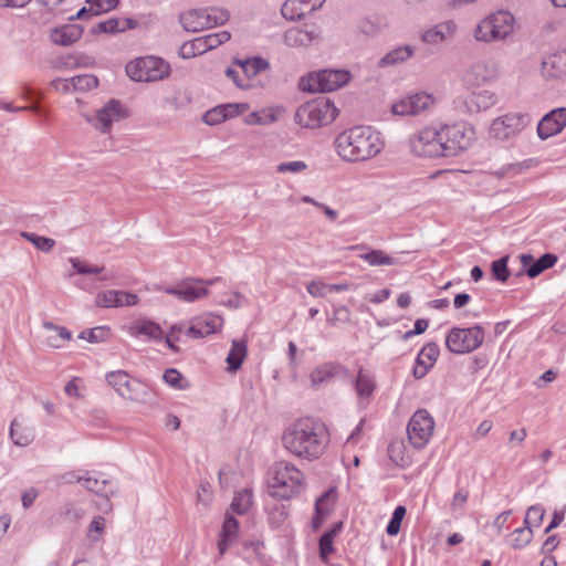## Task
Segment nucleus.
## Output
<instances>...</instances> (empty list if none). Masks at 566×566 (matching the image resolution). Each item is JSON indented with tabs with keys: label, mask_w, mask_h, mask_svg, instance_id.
Listing matches in <instances>:
<instances>
[{
	"label": "nucleus",
	"mask_w": 566,
	"mask_h": 566,
	"mask_svg": "<svg viewBox=\"0 0 566 566\" xmlns=\"http://www.w3.org/2000/svg\"><path fill=\"white\" fill-rule=\"evenodd\" d=\"M531 122L527 114H506L493 120L490 135L496 139H509L523 130Z\"/></svg>",
	"instance_id": "obj_12"
},
{
	"label": "nucleus",
	"mask_w": 566,
	"mask_h": 566,
	"mask_svg": "<svg viewBox=\"0 0 566 566\" xmlns=\"http://www.w3.org/2000/svg\"><path fill=\"white\" fill-rule=\"evenodd\" d=\"M457 25L452 20L441 22L421 34V40L427 44H440L452 36Z\"/></svg>",
	"instance_id": "obj_26"
},
{
	"label": "nucleus",
	"mask_w": 566,
	"mask_h": 566,
	"mask_svg": "<svg viewBox=\"0 0 566 566\" xmlns=\"http://www.w3.org/2000/svg\"><path fill=\"white\" fill-rule=\"evenodd\" d=\"M282 15L291 21L302 20L308 12V8L296 0H286L281 8Z\"/></svg>",
	"instance_id": "obj_37"
},
{
	"label": "nucleus",
	"mask_w": 566,
	"mask_h": 566,
	"mask_svg": "<svg viewBox=\"0 0 566 566\" xmlns=\"http://www.w3.org/2000/svg\"><path fill=\"white\" fill-rule=\"evenodd\" d=\"M475 138L473 127L465 123L444 126L440 130L427 127L409 138L411 153L418 157H455L468 149Z\"/></svg>",
	"instance_id": "obj_1"
},
{
	"label": "nucleus",
	"mask_w": 566,
	"mask_h": 566,
	"mask_svg": "<svg viewBox=\"0 0 566 566\" xmlns=\"http://www.w3.org/2000/svg\"><path fill=\"white\" fill-rule=\"evenodd\" d=\"M312 41V33L301 28H291L284 33V43L291 48L307 46Z\"/></svg>",
	"instance_id": "obj_34"
},
{
	"label": "nucleus",
	"mask_w": 566,
	"mask_h": 566,
	"mask_svg": "<svg viewBox=\"0 0 566 566\" xmlns=\"http://www.w3.org/2000/svg\"><path fill=\"white\" fill-rule=\"evenodd\" d=\"M282 442L290 453L312 461L324 453L329 443V432L322 420L304 417L284 431Z\"/></svg>",
	"instance_id": "obj_2"
},
{
	"label": "nucleus",
	"mask_w": 566,
	"mask_h": 566,
	"mask_svg": "<svg viewBox=\"0 0 566 566\" xmlns=\"http://www.w3.org/2000/svg\"><path fill=\"white\" fill-rule=\"evenodd\" d=\"M88 6H92L93 15H99L115 9L119 0H86Z\"/></svg>",
	"instance_id": "obj_49"
},
{
	"label": "nucleus",
	"mask_w": 566,
	"mask_h": 566,
	"mask_svg": "<svg viewBox=\"0 0 566 566\" xmlns=\"http://www.w3.org/2000/svg\"><path fill=\"white\" fill-rule=\"evenodd\" d=\"M337 492L336 488H329L325 492L321 494V496L315 502V514L312 518V527L313 530H318L324 520L333 511L334 504L336 502Z\"/></svg>",
	"instance_id": "obj_21"
},
{
	"label": "nucleus",
	"mask_w": 566,
	"mask_h": 566,
	"mask_svg": "<svg viewBox=\"0 0 566 566\" xmlns=\"http://www.w3.org/2000/svg\"><path fill=\"white\" fill-rule=\"evenodd\" d=\"M237 62L243 70L247 77L255 76L260 72L270 67L269 61L261 56L249 57L244 61L238 60Z\"/></svg>",
	"instance_id": "obj_36"
},
{
	"label": "nucleus",
	"mask_w": 566,
	"mask_h": 566,
	"mask_svg": "<svg viewBox=\"0 0 566 566\" xmlns=\"http://www.w3.org/2000/svg\"><path fill=\"white\" fill-rule=\"evenodd\" d=\"M287 509L284 504H276L269 513V524L273 528L280 527L287 518Z\"/></svg>",
	"instance_id": "obj_48"
},
{
	"label": "nucleus",
	"mask_w": 566,
	"mask_h": 566,
	"mask_svg": "<svg viewBox=\"0 0 566 566\" xmlns=\"http://www.w3.org/2000/svg\"><path fill=\"white\" fill-rule=\"evenodd\" d=\"M118 27L117 18H111L106 21L98 22L91 29L92 34L112 33L115 34V29Z\"/></svg>",
	"instance_id": "obj_58"
},
{
	"label": "nucleus",
	"mask_w": 566,
	"mask_h": 566,
	"mask_svg": "<svg viewBox=\"0 0 566 566\" xmlns=\"http://www.w3.org/2000/svg\"><path fill=\"white\" fill-rule=\"evenodd\" d=\"M350 73L346 70H323L311 74L304 90L307 92H332L346 85Z\"/></svg>",
	"instance_id": "obj_11"
},
{
	"label": "nucleus",
	"mask_w": 566,
	"mask_h": 566,
	"mask_svg": "<svg viewBox=\"0 0 566 566\" xmlns=\"http://www.w3.org/2000/svg\"><path fill=\"white\" fill-rule=\"evenodd\" d=\"M22 237L32 242L36 249L43 252H50L55 245V241L53 239L41 237L32 232H23Z\"/></svg>",
	"instance_id": "obj_46"
},
{
	"label": "nucleus",
	"mask_w": 566,
	"mask_h": 566,
	"mask_svg": "<svg viewBox=\"0 0 566 566\" xmlns=\"http://www.w3.org/2000/svg\"><path fill=\"white\" fill-rule=\"evenodd\" d=\"M107 384L124 399L144 402L150 396L149 387L125 370H113L105 376Z\"/></svg>",
	"instance_id": "obj_8"
},
{
	"label": "nucleus",
	"mask_w": 566,
	"mask_h": 566,
	"mask_svg": "<svg viewBox=\"0 0 566 566\" xmlns=\"http://www.w3.org/2000/svg\"><path fill=\"white\" fill-rule=\"evenodd\" d=\"M231 38V34L228 31H220L217 33H211L205 36L206 43L210 50L226 43Z\"/></svg>",
	"instance_id": "obj_56"
},
{
	"label": "nucleus",
	"mask_w": 566,
	"mask_h": 566,
	"mask_svg": "<svg viewBox=\"0 0 566 566\" xmlns=\"http://www.w3.org/2000/svg\"><path fill=\"white\" fill-rule=\"evenodd\" d=\"M523 168H524L523 164H507V165H504L501 169L496 170L494 172V175L497 178H503V177H506L510 175L520 174Z\"/></svg>",
	"instance_id": "obj_62"
},
{
	"label": "nucleus",
	"mask_w": 566,
	"mask_h": 566,
	"mask_svg": "<svg viewBox=\"0 0 566 566\" xmlns=\"http://www.w3.org/2000/svg\"><path fill=\"white\" fill-rule=\"evenodd\" d=\"M163 379L166 384L170 385L174 388L181 389V379L182 375L175 368H169L165 370L163 375Z\"/></svg>",
	"instance_id": "obj_60"
},
{
	"label": "nucleus",
	"mask_w": 566,
	"mask_h": 566,
	"mask_svg": "<svg viewBox=\"0 0 566 566\" xmlns=\"http://www.w3.org/2000/svg\"><path fill=\"white\" fill-rule=\"evenodd\" d=\"M307 168V165L303 160L281 163L276 166V171L280 174L292 172L297 174Z\"/></svg>",
	"instance_id": "obj_55"
},
{
	"label": "nucleus",
	"mask_w": 566,
	"mask_h": 566,
	"mask_svg": "<svg viewBox=\"0 0 566 566\" xmlns=\"http://www.w3.org/2000/svg\"><path fill=\"white\" fill-rule=\"evenodd\" d=\"M43 328H45L48 331H56L57 335L63 340H70L72 338V333L67 328L57 326L52 322H49V321L43 322Z\"/></svg>",
	"instance_id": "obj_64"
},
{
	"label": "nucleus",
	"mask_w": 566,
	"mask_h": 566,
	"mask_svg": "<svg viewBox=\"0 0 566 566\" xmlns=\"http://www.w3.org/2000/svg\"><path fill=\"white\" fill-rule=\"evenodd\" d=\"M128 333L133 337L145 336L147 339L159 342L164 338V331L159 324L150 319H138L128 327Z\"/></svg>",
	"instance_id": "obj_25"
},
{
	"label": "nucleus",
	"mask_w": 566,
	"mask_h": 566,
	"mask_svg": "<svg viewBox=\"0 0 566 566\" xmlns=\"http://www.w3.org/2000/svg\"><path fill=\"white\" fill-rule=\"evenodd\" d=\"M439 354L440 349L437 343L430 342L426 344L416 358V366L412 369L413 377L422 379L437 361Z\"/></svg>",
	"instance_id": "obj_20"
},
{
	"label": "nucleus",
	"mask_w": 566,
	"mask_h": 566,
	"mask_svg": "<svg viewBox=\"0 0 566 566\" xmlns=\"http://www.w3.org/2000/svg\"><path fill=\"white\" fill-rule=\"evenodd\" d=\"M220 106L224 115H227V119L237 117L243 114L249 108V105L245 103H229L221 104Z\"/></svg>",
	"instance_id": "obj_57"
},
{
	"label": "nucleus",
	"mask_w": 566,
	"mask_h": 566,
	"mask_svg": "<svg viewBox=\"0 0 566 566\" xmlns=\"http://www.w3.org/2000/svg\"><path fill=\"white\" fill-rule=\"evenodd\" d=\"M304 474L287 461L275 462L268 472L270 494L281 500H290L304 490Z\"/></svg>",
	"instance_id": "obj_4"
},
{
	"label": "nucleus",
	"mask_w": 566,
	"mask_h": 566,
	"mask_svg": "<svg viewBox=\"0 0 566 566\" xmlns=\"http://www.w3.org/2000/svg\"><path fill=\"white\" fill-rule=\"evenodd\" d=\"M340 373L348 374V370L339 363L327 361L317 365L310 374L311 386L315 389H319L324 384L329 382Z\"/></svg>",
	"instance_id": "obj_19"
},
{
	"label": "nucleus",
	"mask_w": 566,
	"mask_h": 566,
	"mask_svg": "<svg viewBox=\"0 0 566 566\" xmlns=\"http://www.w3.org/2000/svg\"><path fill=\"white\" fill-rule=\"evenodd\" d=\"M334 552V542L331 541L327 536H321L318 539V553L322 562L326 563Z\"/></svg>",
	"instance_id": "obj_54"
},
{
	"label": "nucleus",
	"mask_w": 566,
	"mask_h": 566,
	"mask_svg": "<svg viewBox=\"0 0 566 566\" xmlns=\"http://www.w3.org/2000/svg\"><path fill=\"white\" fill-rule=\"evenodd\" d=\"M406 507L398 505L392 512L391 518L386 526V532L389 536H396L400 531L401 522L406 515Z\"/></svg>",
	"instance_id": "obj_43"
},
{
	"label": "nucleus",
	"mask_w": 566,
	"mask_h": 566,
	"mask_svg": "<svg viewBox=\"0 0 566 566\" xmlns=\"http://www.w3.org/2000/svg\"><path fill=\"white\" fill-rule=\"evenodd\" d=\"M74 92H86L98 85V78L92 74H81L71 77Z\"/></svg>",
	"instance_id": "obj_42"
},
{
	"label": "nucleus",
	"mask_w": 566,
	"mask_h": 566,
	"mask_svg": "<svg viewBox=\"0 0 566 566\" xmlns=\"http://www.w3.org/2000/svg\"><path fill=\"white\" fill-rule=\"evenodd\" d=\"M509 255L502 256L497 260H494L491 263V273L494 280L499 282H506L511 275L510 269L507 266Z\"/></svg>",
	"instance_id": "obj_41"
},
{
	"label": "nucleus",
	"mask_w": 566,
	"mask_h": 566,
	"mask_svg": "<svg viewBox=\"0 0 566 566\" xmlns=\"http://www.w3.org/2000/svg\"><path fill=\"white\" fill-rule=\"evenodd\" d=\"M484 336V329L480 325L465 328L453 327L446 337V346L453 354H469L482 345Z\"/></svg>",
	"instance_id": "obj_9"
},
{
	"label": "nucleus",
	"mask_w": 566,
	"mask_h": 566,
	"mask_svg": "<svg viewBox=\"0 0 566 566\" xmlns=\"http://www.w3.org/2000/svg\"><path fill=\"white\" fill-rule=\"evenodd\" d=\"M109 334V328L106 326H97L91 329L81 332L78 338L85 339L92 344L104 342Z\"/></svg>",
	"instance_id": "obj_45"
},
{
	"label": "nucleus",
	"mask_w": 566,
	"mask_h": 566,
	"mask_svg": "<svg viewBox=\"0 0 566 566\" xmlns=\"http://www.w3.org/2000/svg\"><path fill=\"white\" fill-rule=\"evenodd\" d=\"M126 116L119 101L111 99L94 116H87L86 120L102 133H107L114 120Z\"/></svg>",
	"instance_id": "obj_14"
},
{
	"label": "nucleus",
	"mask_w": 566,
	"mask_h": 566,
	"mask_svg": "<svg viewBox=\"0 0 566 566\" xmlns=\"http://www.w3.org/2000/svg\"><path fill=\"white\" fill-rule=\"evenodd\" d=\"M496 102L497 97L495 93L488 90H482L479 92H473L468 98H465L463 106L468 114L473 115L483 111H488L494 106Z\"/></svg>",
	"instance_id": "obj_22"
},
{
	"label": "nucleus",
	"mask_w": 566,
	"mask_h": 566,
	"mask_svg": "<svg viewBox=\"0 0 566 566\" xmlns=\"http://www.w3.org/2000/svg\"><path fill=\"white\" fill-rule=\"evenodd\" d=\"M360 259L367 262L370 266L397 264V259L389 256L382 250H371L361 254Z\"/></svg>",
	"instance_id": "obj_39"
},
{
	"label": "nucleus",
	"mask_w": 566,
	"mask_h": 566,
	"mask_svg": "<svg viewBox=\"0 0 566 566\" xmlns=\"http://www.w3.org/2000/svg\"><path fill=\"white\" fill-rule=\"evenodd\" d=\"M252 490L243 489L234 494V497L231 503V509L237 514H244L248 512L250 506L252 505Z\"/></svg>",
	"instance_id": "obj_38"
},
{
	"label": "nucleus",
	"mask_w": 566,
	"mask_h": 566,
	"mask_svg": "<svg viewBox=\"0 0 566 566\" xmlns=\"http://www.w3.org/2000/svg\"><path fill=\"white\" fill-rule=\"evenodd\" d=\"M83 32L81 24H64L51 31L50 40L56 45L69 46L80 40Z\"/></svg>",
	"instance_id": "obj_24"
},
{
	"label": "nucleus",
	"mask_w": 566,
	"mask_h": 566,
	"mask_svg": "<svg viewBox=\"0 0 566 566\" xmlns=\"http://www.w3.org/2000/svg\"><path fill=\"white\" fill-rule=\"evenodd\" d=\"M354 386L359 399L366 400H368L373 396L376 389V382L374 377L361 368L357 373Z\"/></svg>",
	"instance_id": "obj_32"
},
{
	"label": "nucleus",
	"mask_w": 566,
	"mask_h": 566,
	"mask_svg": "<svg viewBox=\"0 0 566 566\" xmlns=\"http://www.w3.org/2000/svg\"><path fill=\"white\" fill-rule=\"evenodd\" d=\"M566 126V107L554 108L539 120L537 135L545 140L558 133Z\"/></svg>",
	"instance_id": "obj_15"
},
{
	"label": "nucleus",
	"mask_w": 566,
	"mask_h": 566,
	"mask_svg": "<svg viewBox=\"0 0 566 566\" xmlns=\"http://www.w3.org/2000/svg\"><path fill=\"white\" fill-rule=\"evenodd\" d=\"M72 80L71 78H54L52 82H51V86L57 91V92H61V93H71V92H74V88L72 87V84H71Z\"/></svg>",
	"instance_id": "obj_63"
},
{
	"label": "nucleus",
	"mask_w": 566,
	"mask_h": 566,
	"mask_svg": "<svg viewBox=\"0 0 566 566\" xmlns=\"http://www.w3.org/2000/svg\"><path fill=\"white\" fill-rule=\"evenodd\" d=\"M542 72L546 77L558 78L566 75V51L556 52L542 62Z\"/></svg>",
	"instance_id": "obj_27"
},
{
	"label": "nucleus",
	"mask_w": 566,
	"mask_h": 566,
	"mask_svg": "<svg viewBox=\"0 0 566 566\" xmlns=\"http://www.w3.org/2000/svg\"><path fill=\"white\" fill-rule=\"evenodd\" d=\"M105 518L101 515L95 516L88 526V536L92 541L97 542L104 532Z\"/></svg>",
	"instance_id": "obj_53"
},
{
	"label": "nucleus",
	"mask_w": 566,
	"mask_h": 566,
	"mask_svg": "<svg viewBox=\"0 0 566 566\" xmlns=\"http://www.w3.org/2000/svg\"><path fill=\"white\" fill-rule=\"evenodd\" d=\"M222 318L220 316L209 315L199 317L187 329V335L192 338H203L214 334L221 328Z\"/></svg>",
	"instance_id": "obj_23"
},
{
	"label": "nucleus",
	"mask_w": 566,
	"mask_h": 566,
	"mask_svg": "<svg viewBox=\"0 0 566 566\" xmlns=\"http://www.w3.org/2000/svg\"><path fill=\"white\" fill-rule=\"evenodd\" d=\"M410 98L412 101V115L424 111L432 103L431 96L426 93L411 95Z\"/></svg>",
	"instance_id": "obj_51"
},
{
	"label": "nucleus",
	"mask_w": 566,
	"mask_h": 566,
	"mask_svg": "<svg viewBox=\"0 0 566 566\" xmlns=\"http://www.w3.org/2000/svg\"><path fill=\"white\" fill-rule=\"evenodd\" d=\"M201 282L203 280L199 277H186L175 286L166 287L165 292L182 302L192 303L209 294V290L206 286H201Z\"/></svg>",
	"instance_id": "obj_13"
},
{
	"label": "nucleus",
	"mask_w": 566,
	"mask_h": 566,
	"mask_svg": "<svg viewBox=\"0 0 566 566\" xmlns=\"http://www.w3.org/2000/svg\"><path fill=\"white\" fill-rule=\"evenodd\" d=\"M248 354L247 343L245 340H232L231 348L228 353V356L226 358V361L228 364V371L229 373H237Z\"/></svg>",
	"instance_id": "obj_30"
},
{
	"label": "nucleus",
	"mask_w": 566,
	"mask_h": 566,
	"mask_svg": "<svg viewBox=\"0 0 566 566\" xmlns=\"http://www.w3.org/2000/svg\"><path fill=\"white\" fill-rule=\"evenodd\" d=\"M520 260L525 269V273L528 277L534 279L542 274L545 270L553 268L558 258L556 254L546 252L542 254L537 260L532 254H521Z\"/></svg>",
	"instance_id": "obj_18"
},
{
	"label": "nucleus",
	"mask_w": 566,
	"mask_h": 566,
	"mask_svg": "<svg viewBox=\"0 0 566 566\" xmlns=\"http://www.w3.org/2000/svg\"><path fill=\"white\" fill-rule=\"evenodd\" d=\"M230 18V13L228 10L223 8H210L206 9V23L207 29L213 28L216 25L224 24Z\"/></svg>",
	"instance_id": "obj_40"
},
{
	"label": "nucleus",
	"mask_w": 566,
	"mask_h": 566,
	"mask_svg": "<svg viewBox=\"0 0 566 566\" xmlns=\"http://www.w3.org/2000/svg\"><path fill=\"white\" fill-rule=\"evenodd\" d=\"M489 77L488 66L482 63L473 64L464 75V82L471 86H480L486 82Z\"/></svg>",
	"instance_id": "obj_35"
},
{
	"label": "nucleus",
	"mask_w": 566,
	"mask_h": 566,
	"mask_svg": "<svg viewBox=\"0 0 566 566\" xmlns=\"http://www.w3.org/2000/svg\"><path fill=\"white\" fill-rule=\"evenodd\" d=\"M544 516L545 509L542 505L536 504L530 506L524 518L525 527L532 528L533 526H539L544 520Z\"/></svg>",
	"instance_id": "obj_44"
},
{
	"label": "nucleus",
	"mask_w": 566,
	"mask_h": 566,
	"mask_svg": "<svg viewBox=\"0 0 566 566\" xmlns=\"http://www.w3.org/2000/svg\"><path fill=\"white\" fill-rule=\"evenodd\" d=\"M70 262L73 266V269L78 274H99L103 272L104 268L97 266V265H88L85 262L81 261L77 258H71Z\"/></svg>",
	"instance_id": "obj_52"
},
{
	"label": "nucleus",
	"mask_w": 566,
	"mask_h": 566,
	"mask_svg": "<svg viewBox=\"0 0 566 566\" xmlns=\"http://www.w3.org/2000/svg\"><path fill=\"white\" fill-rule=\"evenodd\" d=\"M337 155L345 161L359 163L377 156L384 143L370 126L357 125L339 133L334 140Z\"/></svg>",
	"instance_id": "obj_3"
},
{
	"label": "nucleus",
	"mask_w": 566,
	"mask_h": 566,
	"mask_svg": "<svg viewBox=\"0 0 566 566\" xmlns=\"http://www.w3.org/2000/svg\"><path fill=\"white\" fill-rule=\"evenodd\" d=\"M515 18L510 11L499 10L484 18L474 30V38L482 42L505 40L514 30Z\"/></svg>",
	"instance_id": "obj_6"
},
{
	"label": "nucleus",
	"mask_w": 566,
	"mask_h": 566,
	"mask_svg": "<svg viewBox=\"0 0 566 566\" xmlns=\"http://www.w3.org/2000/svg\"><path fill=\"white\" fill-rule=\"evenodd\" d=\"M434 429V420L426 409L417 410L410 418L407 426L408 440L416 449L424 448Z\"/></svg>",
	"instance_id": "obj_10"
},
{
	"label": "nucleus",
	"mask_w": 566,
	"mask_h": 566,
	"mask_svg": "<svg viewBox=\"0 0 566 566\" xmlns=\"http://www.w3.org/2000/svg\"><path fill=\"white\" fill-rule=\"evenodd\" d=\"M415 53L411 45H401L386 53L378 62V66L386 67L402 63L410 59Z\"/></svg>",
	"instance_id": "obj_33"
},
{
	"label": "nucleus",
	"mask_w": 566,
	"mask_h": 566,
	"mask_svg": "<svg viewBox=\"0 0 566 566\" xmlns=\"http://www.w3.org/2000/svg\"><path fill=\"white\" fill-rule=\"evenodd\" d=\"M170 65L161 57L143 56L126 65V73L134 82H157L169 76Z\"/></svg>",
	"instance_id": "obj_7"
},
{
	"label": "nucleus",
	"mask_w": 566,
	"mask_h": 566,
	"mask_svg": "<svg viewBox=\"0 0 566 566\" xmlns=\"http://www.w3.org/2000/svg\"><path fill=\"white\" fill-rule=\"evenodd\" d=\"M513 534L515 535L513 542H512V547L515 548V549H520V548H523L525 546H527L532 538H533V528L531 527H520V528H516Z\"/></svg>",
	"instance_id": "obj_47"
},
{
	"label": "nucleus",
	"mask_w": 566,
	"mask_h": 566,
	"mask_svg": "<svg viewBox=\"0 0 566 566\" xmlns=\"http://www.w3.org/2000/svg\"><path fill=\"white\" fill-rule=\"evenodd\" d=\"M239 531V522L233 516H226L221 532L220 538L218 541V551L220 555H223L229 544L237 537Z\"/></svg>",
	"instance_id": "obj_29"
},
{
	"label": "nucleus",
	"mask_w": 566,
	"mask_h": 566,
	"mask_svg": "<svg viewBox=\"0 0 566 566\" xmlns=\"http://www.w3.org/2000/svg\"><path fill=\"white\" fill-rule=\"evenodd\" d=\"M63 509V513L65 514V516H67L70 520L74 522L81 520L84 516V510L75 506V504L72 502L65 503Z\"/></svg>",
	"instance_id": "obj_61"
},
{
	"label": "nucleus",
	"mask_w": 566,
	"mask_h": 566,
	"mask_svg": "<svg viewBox=\"0 0 566 566\" xmlns=\"http://www.w3.org/2000/svg\"><path fill=\"white\" fill-rule=\"evenodd\" d=\"M206 9H192L179 15V22L187 32H200L207 29Z\"/></svg>",
	"instance_id": "obj_28"
},
{
	"label": "nucleus",
	"mask_w": 566,
	"mask_h": 566,
	"mask_svg": "<svg viewBox=\"0 0 566 566\" xmlns=\"http://www.w3.org/2000/svg\"><path fill=\"white\" fill-rule=\"evenodd\" d=\"M203 123L210 126L219 125L222 122L227 120V115L222 112L220 105L214 106L208 109L202 116Z\"/></svg>",
	"instance_id": "obj_50"
},
{
	"label": "nucleus",
	"mask_w": 566,
	"mask_h": 566,
	"mask_svg": "<svg viewBox=\"0 0 566 566\" xmlns=\"http://www.w3.org/2000/svg\"><path fill=\"white\" fill-rule=\"evenodd\" d=\"M9 434L12 442L19 447H27L34 439L33 428L23 426L17 419L11 421Z\"/></svg>",
	"instance_id": "obj_31"
},
{
	"label": "nucleus",
	"mask_w": 566,
	"mask_h": 566,
	"mask_svg": "<svg viewBox=\"0 0 566 566\" xmlns=\"http://www.w3.org/2000/svg\"><path fill=\"white\" fill-rule=\"evenodd\" d=\"M84 488L87 491L94 492L97 495L103 496L108 503L109 496L114 495L117 492L118 485L116 480L106 478L104 473L86 471V479H84Z\"/></svg>",
	"instance_id": "obj_16"
},
{
	"label": "nucleus",
	"mask_w": 566,
	"mask_h": 566,
	"mask_svg": "<svg viewBox=\"0 0 566 566\" xmlns=\"http://www.w3.org/2000/svg\"><path fill=\"white\" fill-rule=\"evenodd\" d=\"M391 111L396 115H412V101L410 96L400 99L399 102L392 104Z\"/></svg>",
	"instance_id": "obj_59"
},
{
	"label": "nucleus",
	"mask_w": 566,
	"mask_h": 566,
	"mask_svg": "<svg viewBox=\"0 0 566 566\" xmlns=\"http://www.w3.org/2000/svg\"><path fill=\"white\" fill-rule=\"evenodd\" d=\"M138 300L135 293L108 290L99 292L96 295L95 303L98 307L108 308L136 305Z\"/></svg>",
	"instance_id": "obj_17"
},
{
	"label": "nucleus",
	"mask_w": 566,
	"mask_h": 566,
	"mask_svg": "<svg viewBox=\"0 0 566 566\" xmlns=\"http://www.w3.org/2000/svg\"><path fill=\"white\" fill-rule=\"evenodd\" d=\"M338 115V109L327 97H317L301 104L294 120L303 128L316 129L331 124Z\"/></svg>",
	"instance_id": "obj_5"
}]
</instances>
